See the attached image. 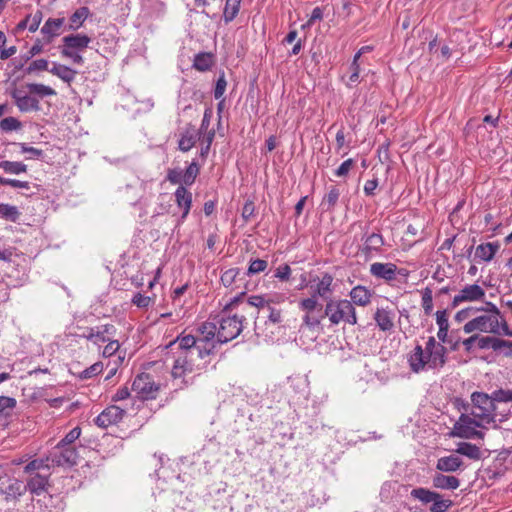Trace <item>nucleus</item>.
Wrapping results in <instances>:
<instances>
[{"mask_svg": "<svg viewBox=\"0 0 512 512\" xmlns=\"http://www.w3.org/2000/svg\"><path fill=\"white\" fill-rule=\"evenodd\" d=\"M91 42V38L84 34H70L62 38V45L60 48L75 50V51H84L89 43Z\"/></svg>", "mask_w": 512, "mask_h": 512, "instance_id": "obj_20", "label": "nucleus"}, {"mask_svg": "<svg viewBox=\"0 0 512 512\" xmlns=\"http://www.w3.org/2000/svg\"><path fill=\"white\" fill-rule=\"evenodd\" d=\"M495 346L493 347V351L502 352L505 356H512V341L503 340L500 338L494 337Z\"/></svg>", "mask_w": 512, "mask_h": 512, "instance_id": "obj_47", "label": "nucleus"}, {"mask_svg": "<svg viewBox=\"0 0 512 512\" xmlns=\"http://www.w3.org/2000/svg\"><path fill=\"white\" fill-rule=\"evenodd\" d=\"M362 240V252L365 256H370L372 252H380L384 245V239L379 233H372L370 235L363 236Z\"/></svg>", "mask_w": 512, "mask_h": 512, "instance_id": "obj_23", "label": "nucleus"}, {"mask_svg": "<svg viewBox=\"0 0 512 512\" xmlns=\"http://www.w3.org/2000/svg\"><path fill=\"white\" fill-rule=\"evenodd\" d=\"M152 299L149 296L142 295L141 293H137L132 298V303L139 308H147Z\"/></svg>", "mask_w": 512, "mask_h": 512, "instance_id": "obj_58", "label": "nucleus"}, {"mask_svg": "<svg viewBox=\"0 0 512 512\" xmlns=\"http://www.w3.org/2000/svg\"><path fill=\"white\" fill-rule=\"evenodd\" d=\"M485 290L478 284H467L465 285L457 295L454 296L451 306L456 308L464 302H483L485 299Z\"/></svg>", "mask_w": 512, "mask_h": 512, "instance_id": "obj_13", "label": "nucleus"}, {"mask_svg": "<svg viewBox=\"0 0 512 512\" xmlns=\"http://www.w3.org/2000/svg\"><path fill=\"white\" fill-rule=\"evenodd\" d=\"M0 494L5 497L7 502L16 501L25 494L24 482L0 474Z\"/></svg>", "mask_w": 512, "mask_h": 512, "instance_id": "obj_12", "label": "nucleus"}, {"mask_svg": "<svg viewBox=\"0 0 512 512\" xmlns=\"http://www.w3.org/2000/svg\"><path fill=\"white\" fill-rule=\"evenodd\" d=\"M50 73L59 77L66 83L74 81L77 72L65 65L53 63V67L49 70Z\"/></svg>", "mask_w": 512, "mask_h": 512, "instance_id": "obj_32", "label": "nucleus"}, {"mask_svg": "<svg viewBox=\"0 0 512 512\" xmlns=\"http://www.w3.org/2000/svg\"><path fill=\"white\" fill-rule=\"evenodd\" d=\"M0 169L7 174L19 175L27 172V165L18 161H1Z\"/></svg>", "mask_w": 512, "mask_h": 512, "instance_id": "obj_36", "label": "nucleus"}, {"mask_svg": "<svg viewBox=\"0 0 512 512\" xmlns=\"http://www.w3.org/2000/svg\"><path fill=\"white\" fill-rule=\"evenodd\" d=\"M16 406V400L12 397L0 396V413H5L7 409H13Z\"/></svg>", "mask_w": 512, "mask_h": 512, "instance_id": "obj_61", "label": "nucleus"}, {"mask_svg": "<svg viewBox=\"0 0 512 512\" xmlns=\"http://www.w3.org/2000/svg\"><path fill=\"white\" fill-rule=\"evenodd\" d=\"M60 52L63 57L71 59L75 64L81 65L84 63V59L79 53L80 51L60 48Z\"/></svg>", "mask_w": 512, "mask_h": 512, "instance_id": "obj_54", "label": "nucleus"}, {"mask_svg": "<svg viewBox=\"0 0 512 512\" xmlns=\"http://www.w3.org/2000/svg\"><path fill=\"white\" fill-rule=\"evenodd\" d=\"M132 390L142 399H155L159 385L155 383L150 374L141 373L135 377Z\"/></svg>", "mask_w": 512, "mask_h": 512, "instance_id": "obj_11", "label": "nucleus"}, {"mask_svg": "<svg viewBox=\"0 0 512 512\" xmlns=\"http://www.w3.org/2000/svg\"><path fill=\"white\" fill-rule=\"evenodd\" d=\"M102 370H103V364L101 362L94 363L93 365H91L90 367H88L87 369L83 370L80 373V378L81 379H90V378L98 375L99 373H101Z\"/></svg>", "mask_w": 512, "mask_h": 512, "instance_id": "obj_51", "label": "nucleus"}, {"mask_svg": "<svg viewBox=\"0 0 512 512\" xmlns=\"http://www.w3.org/2000/svg\"><path fill=\"white\" fill-rule=\"evenodd\" d=\"M120 347V344L117 340H109V343L103 349V356L110 357L114 355Z\"/></svg>", "mask_w": 512, "mask_h": 512, "instance_id": "obj_63", "label": "nucleus"}, {"mask_svg": "<svg viewBox=\"0 0 512 512\" xmlns=\"http://www.w3.org/2000/svg\"><path fill=\"white\" fill-rule=\"evenodd\" d=\"M90 14V10L88 7H81L77 9L70 17L69 19V30H77L79 29L84 21L87 19V17Z\"/></svg>", "mask_w": 512, "mask_h": 512, "instance_id": "obj_33", "label": "nucleus"}, {"mask_svg": "<svg viewBox=\"0 0 512 512\" xmlns=\"http://www.w3.org/2000/svg\"><path fill=\"white\" fill-rule=\"evenodd\" d=\"M499 248H500V245L497 242H495V243L488 242V243L480 244L476 248L475 256L477 258H479L480 260L489 262L494 258L495 254L499 250Z\"/></svg>", "mask_w": 512, "mask_h": 512, "instance_id": "obj_31", "label": "nucleus"}, {"mask_svg": "<svg viewBox=\"0 0 512 512\" xmlns=\"http://www.w3.org/2000/svg\"><path fill=\"white\" fill-rule=\"evenodd\" d=\"M175 202L177 206L183 210L181 217L177 221V225L183 223L187 218L192 206V193L185 186L179 185L174 192Z\"/></svg>", "mask_w": 512, "mask_h": 512, "instance_id": "obj_18", "label": "nucleus"}, {"mask_svg": "<svg viewBox=\"0 0 512 512\" xmlns=\"http://www.w3.org/2000/svg\"><path fill=\"white\" fill-rule=\"evenodd\" d=\"M21 216L16 206L9 204H0V217L11 222H17Z\"/></svg>", "mask_w": 512, "mask_h": 512, "instance_id": "obj_38", "label": "nucleus"}, {"mask_svg": "<svg viewBox=\"0 0 512 512\" xmlns=\"http://www.w3.org/2000/svg\"><path fill=\"white\" fill-rule=\"evenodd\" d=\"M244 297L239 302V309L246 315V310L249 307H255L260 311L261 309H267V305L272 303L271 299H266L262 295H253L250 296L246 303H244ZM259 312H257L258 314Z\"/></svg>", "mask_w": 512, "mask_h": 512, "instance_id": "obj_29", "label": "nucleus"}, {"mask_svg": "<svg viewBox=\"0 0 512 512\" xmlns=\"http://www.w3.org/2000/svg\"><path fill=\"white\" fill-rule=\"evenodd\" d=\"M199 174V166L196 161H192L191 164L187 167L185 172L183 173V184L190 186L192 185L197 175Z\"/></svg>", "mask_w": 512, "mask_h": 512, "instance_id": "obj_42", "label": "nucleus"}, {"mask_svg": "<svg viewBox=\"0 0 512 512\" xmlns=\"http://www.w3.org/2000/svg\"><path fill=\"white\" fill-rule=\"evenodd\" d=\"M456 452L474 460H478L481 457L479 447L468 442L459 443L457 445Z\"/></svg>", "mask_w": 512, "mask_h": 512, "instance_id": "obj_35", "label": "nucleus"}, {"mask_svg": "<svg viewBox=\"0 0 512 512\" xmlns=\"http://www.w3.org/2000/svg\"><path fill=\"white\" fill-rule=\"evenodd\" d=\"M227 82L225 79V75L221 74L216 82V86L214 89V97L215 99H220L223 97L226 90Z\"/></svg>", "mask_w": 512, "mask_h": 512, "instance_id": "obj_57", "label": "nucleus"}, {"mask_svg": "<svg viewBox=\"0 0 512 512\" xmlns=\"http://www.w3.org/2000/svg\"><path fill=\"white\" fill-rule=\"evenodd\" d=\"M463 331L470 334L474 331L481 333H500V323L496 316L483 314L476 316L466 322L463 326Z\"/></svg>", "mask_w": 512, "mask_h": 512, "instance_id": "obj_9", "label": "nucleus"}, {"mask_svg": "<svg viewBox=\"0 0 512 512\" xmlns=\"http://www.w3.org/2000/svg\"><path fill=\"white\" fill-rule=\"evenodd\" d=\"M268 321L272 324H280L283 320L282 311L275 307H272L271 304L267 305Z\"/></svg>", "mask_w": 512, "mask_h": 512, "instance_id": "obj_55", "label": "nucleus"}, {"mask_svg": "<svg viewBox=\"0 0 512 512\" xmlns=\"http://www.w3.org/2000/svg\"><path fill=\"white\" fill-rule=\"evenodd\" d=\"M492 400L494 404L496 402L508 403L512 402V390L510 389H498L492 392L491 394Z\"/></svg>", "mask_w": 512, "mask_h": 512, "instance_id": "obj_46", "label": "nucleus"}, {"mask_svg": "<svg viewBox=\"0 0 512 512\" xmlns=\"http://www.w3.org/2000/svg\"><path fill=\"white\" fill-rule=\"evenodd\" d=\"M397 266L393 263L375 262L370 266V273L376 278L391 281L396 278Z\"/></svg>", "mask_w": 512, "mask_h": 512, "instance_id": "obj_21", "label": "nucleus"}, {"mask_svg": "<svg viewBox=\"0 0 512 512\" xmlns=\"http://www.w3.org/2000/svg\"><path fill=\"white\" fill-rule=\"evenodd\" d=\"M354 165L353 159L345 160L335 171V175L338 177L346 176Z\"/></svg>", "mask_w": 512, "mask_h": 512, "instance_id": "obj_60", "label": "nucleus"}, {"mask_svg": "<svg viewBox=\"0 0 512 512\" xmlns=\"http://www.w3.org/2000/svg\"><path fill=\"white\" fill-rule=\"evenodd\" d=\"M463 465V461L456 455L441 457L437 460L436 469L441 472L452 473L459 470Z\"/></svg>", "mask_w": 512, "mask_h": 512, "instance_id": "obj_26", "label": "nucleus"}, {"mask_svg": "<svg viewBox=\"0 0 512 512\" xmlns=\"http://www.w3.org/2000/svg\"><path fill=\"white\" fill-rule=\"evenodd\" d=\"M291 274V268L288 264H284L279 266L275 271V277L280 279L281 281L289 280Z\"/></svg>", "mask_w": 512, "mask_h": 512, "instance_id": "obj_59", "label": "nucleus"}, {"mask_svg": "<svg viewBox=\"0 0 512 512\" xmlns=\"http://www.w3.org/2000/svg\"><path fill=\"white\" fill-rule=\"evenodd\" d=\"M350 70H351V74L349 76V81L347 82L348 87H352L355 83H357L359 81L360 65L359 64H351Z\"/></svg>", "mask_w": 512, "mask_h": 512, "instance_id": "obj_64", "label": "nucleus"}, {"mask_svg": "<svg viewBox=\"0 0 512 512\" xmlns=\"http://www.w3.org/2000/svg\"><path fill=\"white\" fill-rule=\"evenodd\" d=\"M432 484L437 489L455 490L460 486V480L455 476L435 473L432 476Z\"/></svg>", "mask_w": 512, "mask_h": 512, "instance_id": "obj_25", "label": "nucleus"}, {"mask_svg": "<svg viewBox=\"0 0 512 512\" xmlns=\"http://www.w3.org/2000/svg\"><path fill=\"white\" fill-rule=\"evenodd\" d=\"M422 307L426 315H430L433 310L432 292L426 289L422 295Z\"/></svg>", "mask_w": 512, "mask_h": 512, "instance_id": "obj_53", "label": "nucleus"}, {"mask_svg": "<svg viewBox=\"0 0 512 512\" xmlns=\"http://www.w3.org/2000/svg\"><path fill=\"white\" fill-rule=\"evenodd\" d=\"M486 428V425L467 414H461L454 425V436L464 439H484V432L476 428Z\"/></svg>", "mask_w": 512, "mask_h": 512, "instance_id": "obj_7", "label": "nucleus"}, {"mask_svg": "<svg viewBox=\"0 0 512 512\" xmlns=\"http://www.w3.org/2000/svg\"><path fill=\"white\" fill-rule=\"evenodd\" d=\"M246 291L232 298L222 311L217 325L218 341L228 343L238 337L244 329L247 317L239 309L240 300L245 297Z\"/></svg>", "mask_w": 512, "mask_h": 512, "instance_id": "obj_3", "label": "nucleus"}, {"mask_svg": "<svg viewBox=\"0 0 512 512\" xmlns=\"http://www.w3.org/2000/svg\"><path fill=\"white\" fill-rule=\"evenodd\" d=\"M10 95L21 112L38 111L40 109L39 101L28 96L22 88H14Z\"/></svg>", "mask_w": 512, "mask_h": 512, "instance_id": "obj_16", "label": "nucleus"}, {"mask_svg": "<svg viewBox=\"0 0 512 512\" xmlns=\"http://www.w3.org/2000/svg\"><path fill=\"white\" fill-rule=\"evenodd\" d=\"M80 435V427H75L70 430V432H68L61 441L58 442V445H61V447L72 446V444L80 437Z\"/></svg>", "mask_w": 512, "mask_h": 512, "instance_id": "obj_49", "label": "nucleus"}, {"mask_svg": "<svg viewBox=\"0 0 512 512\" xmlns=\"http://www.w3.org/2000/svg\"><path fill=\"white\" fill-rule=\"evenodd\" d=\"M461 343L467 353H473L476 349L487 350L496 347L493 336H483L480 334L471 335Z\"/></svg>", "mask_w": 512, "mask_h": 512, "instance_id": "obj_17", "label": "nucleus"}, {"mask_svg": "<svg viewBox=\"0 0 512 512\" xmlns=\"http://www.w3.org/2000/svg\"><path fill=\"white\" fill-rule=\"evenodd\" d=\"M26 87L30 93L37 94L41 97L56 95V91L54 89L44 84L28 83Z\"/></svg>", "mask_w": 512, "mask_h": 512, "instance_id": "obj_41", "label": "nucleus"}, {"mask_svg": "<svg viewBox=\"0 0 512 512\" xmlns=\"http://www.w3.org/2000/svg\"><path fill=\"white\" fill-rule=\"evenodd\" d=\"M324 317V313L320 316H316L314 312H306V314L303 316V324L306 327L313 329L316 326L320 325Z\"/></svg>", "mask_w": 512, "mask_h": 512, "instance_id": "obj_50", "label": "nucleus"}, {"mask_svg": "<svg viewBox=\"0 0 512 512\" xmlns=\"http://www.w3.org/2000/svg\"><path fill=\"white\" fill-rule=\"evenodd\" d=\"M352 305L367 306L371 302L372 293L366 287L358 285L350 291Z\"/></svg>", "mask_w": 512, "mask_h": 512, "instance_id": "obj_28", "label": "nucleus"}, {"mask_svg": "<svg viewBox=\"0 0 512 512\" xmlns=\"http://www.w3.org/2000/svg\"><path fill=\"white\" fill-rule=\"evenodd\" d=\"M299 307L301 310L305 312H314L315 310H322V305L318 303L317 297L315 295H311L309 298L302 299L299 302Z\"/></svg>", "mask_w": 512, "mask_h": 512, "instance_id": "obj_43", "label": "nucleus"}, {"mask_svg": "<svg viewBox=\"0 0 512 512\" xmlns=\"http://www.w3.org/2000/svg\"><path fill=\"white\" fill-rule=\"evenodd\" d=\"M447 349L430 336L423 348L417 344L408 355V363L411 371L420 373L426 369H439L446 364Z\"/></svg>", "mask_w": 512, "mask_h": 512, "instance_id": "obj_2", "label": "nucleus"}, {"mask_svg": "<svg viewBox=\"0 0 512 512\" xmlns=\"http://www.w3.org/2000/svg\"><path fill=\"white\" fill-rule=\"evenodd\" d=\"M241 0H226L224 8V21L226 23L231 22L238 14Z\"/></svg>", "mask_w": 512, "mask_h": 512, "instance_id": "obj_39", "label": "nucleus"}, {"mask_svg": "<svg viewBox=\"0 0 512 512\" xmlns=\"http://www.w3.org/2000/svg\"><path fill=\"white\" fill-rule=\"evenodd\" d=\"M22 123L15 117H6L0 121V129L4 132L19 130Z\"/></svg>", "mask_w": 512, "mask_h": 512, "instance_id": "obj_44", "label": "nucleus"}, {"mask_svg": "<svg viewBox=\"0 0 512 512\" xmlns=\"http://www.w3.org/2000/svg\"><path fill=\"white\" fill-rule=\"evenodd\" d=\"M373 319L381 331H391L394 328L395 312L389 307H378Z\"/></svg>", "mask_w": 512, "mask_h": 512, "instance_id": "obj_19", "label": "nucleus"}, {"mask_svg": "<svg viewBox=\"0 0 512 512\" xmlns=\"http://www.w3.org/2000/svg\"><path fill=\"white\" fill-rule=\"evenodd\" d=\"M167 180L171 184L183 185V172L181 169H169L167 173Z\"/></svg>", "mask_w": 512, "mask_h": 512, "instance_id": "obj_56", "label": "nucleus"}, {"mask_svg": "<svg viewBox=\"0 0 512 512\" xmlns=\"http://www.w3.org/2000/svg\"><path fill=\"white\" fill-rule=\"evenodd\" d=\"M18 146L22 153H29L34 158H40L43 155V151L41 149L28 146L26 143H18Z\"/></svg>", "mask_w": 512, "mask_h": 512, "instance_id": "obj_62", "label": "nucleus"}, {"mask_svg": "<svg viewBox=\"0 0 512 512\" xmlns=\"http://www.w3.org/2000/svg\"><path fill=\"white\" fill-rule=\"evenodd\" d=\"M340 196V191L337 187L333 186L329 189L327 194H325L321 205L325 208L326 211L333 210L334 206L337 204Z\"/></svg>", "mask_w": 512, "mask_h": 512, "instance_id": "obj_37", "label": "nucleus"}, {"mask_svg": "<svg viewBox=\"0 0 512 512\" xmlns=\"http://www.w3.org/2000/svg\"><path fill=\"white\" fill-rule=\"evenodd\" d=\"M126 411L116 405L108 406L94 420L95 424L103 429L118 424L125 416Z\"/></svg>", "mask_w": 512, "mask_h": 512, "instance_id": "obj_14", "label": "nucleus"}, {"mask_svg": "<svg viewBox=\"0 0 512 512\" xmlns=\"http://www.w3.org/2000/svg\"><path fill=\"white\" fill-rule=\"evenodd\" d=\"M472 410L470 416L483 424L495 423L496 406L491 395L484 392H473L471 395Z\"/></svg>", "mask_w": 512, "mask_h": 512, "instance_id": "obj_6", "label": "nucleus"}, {"mask_svg": "<svg viewBox=\"0 0 512 512\" xmlns=\"http://www.w3.org/2000/svg\"><path fill=\"white\" fill-rule=\"evenodd\" d=\"M65 18H49L41 28V33L48 37V42L60 34Z\"/></svg>", "mask_w": 512, "mask_h": 512, "instance_id": "obj_30", "label": "nucleus"}, {"mask_svg": "<svg viewBox=\"0 0 512 512\" xmlns=\"http://www.w3.org/2000/svg\"><path fill=\"white\" fill-rule=\"evenodd\" d=\"M217 331V324L210 321H205L197 327V335H193V338L199 348V358L205 359L215 354L217 347L224 344L218 341Z\"/></svg>", "mask_w": 512, "mask_h": 512, "instance_id": "obj_4", "label": "nucleus"}, {"mask_svg": "<svg viewBox=\"0 0 512 512\" xmlns=\"http://www.w3.org/2000/svg\"><path fill=\"white\" fill-rule=\"evenodd\" d=\"M42 12L37 10L34 14H29L26 16V22H28V30L30 32H35L38 30L39 25L42 21Z\"/></svg>", "mask_w": 512, "mask_h": 512, "instance_id": "obj_48", "label": "nucleus"}, {"mask_svg": "<svg viewBox=\"0 0 512 512\" xmlns=\"http://www.w3.org/2000/svg\"><path fill=\"white\" fill-rule=\"evenodd\" d=\"M410 495L423 504L431 503V512H446L452 505L450 499H444L441 494L427 488H415L411 491Z\"/></svg>", "mask_w": 512, "mask_h": 512, "instance_id": "obj_8", "label": "nucleus"}, {"mask_svg": "<svg viewBox=\"0 0 512 512\" xmlns=\"http://www.w3.org/2000/svg\"><path fill=\"white\" fill-rule=\"evenodd\" d=\"M50 476L51 472H37L34 475H30L27 482L24 483L25 493L29 491L32 495L39 496L47 492L50 486Z\"/></svg>", "mask_w": 512, "mask_h": 512, "instance_id": "obj_15", "label": "nucleus"}, {"mask_svg": "<svg viewBox=\"0 0 512 512\" xmlns=\"http://www.w3.org/2000/svg\"><path fill=\"white\" fill-rule=\"evenodd\" d=\"M90 341H93L95 344L103 343L110 340V337L102 336V334L97 333L96 328H88L87 333L82 335Z\"/></svg>", "mask_w": 512, "mask_h": 512, "instance_id": "obj_52", "label": "nucleus"}, {"mask_svg": "<svg viewBox=\"0 0 512 512\" xmlns=\"http://www.w3.org/2000/svg\"><path fill=\"white\" fill-rule=\"evenodd\" d=\"M332 282L333 277L328 273L324 274L323 277L316 283V285L311 286L313 289L312 295L328 301L331 299L330 296L332 294Z\"/></svg>", "mask_w": 512, "mask_h": 512, "instance_id": "obj_22", "label": "nucleus"}, {"mask_svg": "<svg viewBox=\"0 0 512 512\" xmlns=\"http://www.w3.org/2000/svg\"><path fill=\"white\" fill-rule=\"evenodd\" d=\"M324 316L332 325L345 322L351 325L357 323L356 310L348 300L329 299L325 305Z\"/></svg>", "mask_w": 512, "mask_h": 512, "instance_id": "obj_5", "label": "nucleus"}, {"mask_svg": "<svg viewBox=\"0 0 512 512\" xmlns=\"http://www.w3.org/2000/svg\"><path fill=\"white\" fill-rule=\"evenodd\" d=\"M52 465L49 455L44 458H36L28 462L24 467V473L34 475L37 472H51Z\"/></svg>", "mask_w": 512, "mask_h": 512, "instance_id": "obj_27", "label": "nucleus"}, {"mask_svg": "<svg viewBox=\"0 0 512 512\" xmlns=\"http://www.w3.org/2000/svg\"><path fill=\"white\" fill-rule=\"evenodd\" d=\"M268 262L263 259H254L250 261L247 272L244 275H254L266 270Z\"/></svg>", "mask_w": 512, "mask_h": 512, "instance_id": "obj_45", "label": "nucleus"}, {"mask_svg": "<svg viewBox=\"0 0 512 512\" xmlns=\"http://www.w3.org/2000/svg\"><path fill=\"white\" fill-rule=\"evenodd\" d=\"M241 270L239 268H230L221 275V282L225 287H232L237 281H241Z\"/></svg>", "mask_w": 512, "mask_h": 512, "instance_id": "obj_40", "label": "nucleus"}, {"mask_svg": "<svg viewBox=\"0 0 512 512\" xmlns=\"http://www.w3.org/2000/svg\"><path fill=\"white\" fill-rule=\"evenodd\" d=\"M52 467H72L77 464L78 452L73 446L56 445L49 453Z\"/></svg>", "mask_w": 512, "mask_h": 512, "instance_id": "obj_10", "label": "nucleus"}, {"mask_svg": "<svg viewBox=\"0 0 512 512\" xmlns=\"http://www.w3.org/2000/svg\"><path fill=\"white\" fill-rule=\"evenodd\" d=\"M213 65V55L211 53L202 52L195 55L193 67L201 72L208 71Z\"/></svg>", "mask_w": 512, "mask_h": 512, "instance_id": "obj_34", "label": "nucleus"}, {"mask_svg": "<svg viewBox=\"0 0 512 512\" xmlns=\"http://www.w3.org/2000/svg\"><path fill=\"white\" fill-rule=\"evenodd\" d=\"M174 354V363L171 375L174 379H183L188 373L199 371L207 367L208 361L198 357L199 348L193 335H179L167 346Z\"/></svg>", "mask_w": 512, "mask_h": 512, "instance_id": "obj_1", "label": "nucleus"}, {"mask_svg": "<svg viewBox=\"0 0 512 512\" xmlns=\"http://www.w3.org/2000/svg\"><path fill=\"white\" fill-rule=\"evenodd\" d=\"M200 135L194 126L189 125L185 128L181 137L178 141V148L182 152L189 151L196 143L197 139H200Z\"/></svg>", "mask_w": 512, "mask_h": 512, "instance_id": "obj_24", "label": "nucleus"}]
</instances>
